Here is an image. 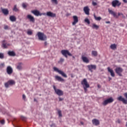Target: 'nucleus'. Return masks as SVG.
<instances>
[{
    "label": "nucleus",
    "mask_w": 127,
    "mask_h": 127,
    "mask_svg": "<svg viewBox=\"0 0 127 127\" xmlns=\"http://www.w3.org/2000/svg\"><path fill=\"white\" fill-rule=\"evenodd\" d=\"M37 35L39 40H41V41H45V40H47V37H46V35L43 33L38 32Z\"/></svg>",
    "instance_id": "f257e3e1"
},
{
    "label": "nucleus",
    "mask_w": 127,
    "mask_h": 127,
    "mask_svg": "<svg viewBox=\"0 0 127 127\" xmlns=\"http://www.w3.org/2000/svg\"><path fill=\"white\" fill-rule=\"evenodd\" d=\"M54 90L55 91V93L58 95V96H63L64 95V92L61 89L56 88V86L55 85L53 86Z\"/></svg>",
    "instance_id": "f03ea898"
},
{
    "label": "nucleus",
    "mask_w": 127,
    "mask_h": 127,
    "mask_svg": "<svg viewBox=\"0 0 127 127\" xmlns=\"http://www.w3.org/2000/svg\"><path fill=\"white\" fill-rule=\"evenodd\" d=\"M53 69L54 71H55V72H57L58 73H59V74H60V75H61L63 77H64V78H67V74H66V73H65V72H64L62 70H59L58 68L56 67H54Z\"/></svg>",
    "instance_id": "7ed1b4c3"
},
{
    "label": "nucleus",
    "mask_w": 127,
    "mask_h": 127,
    "mask_svg": "<svg viewBox=\"0 0 127 127\" xmlns=\"http://www.w3.org/2000/svg\"><path fill=\"white\" fill-rule=\"evenodd\" d=\"M13 85H15V81L12 79L9 80L7 82L4 83L5 88H8L9 86H13Z\"/></svg>",
    "instance_id": "20e7f679"
},
{
    "label": "nucleus",
    "mask_w": 127,
    "mask_h": 127,
    "mask_svg": "<svg viewBox=\"0 0 127 127\" xmlns=\"http://www.w3.org/2000/svg\"><path fill=\"white\" fill-rule=\"evenodd\" d=\"M62 54L65 57V58H68V56H72V55L71 53H70V52L67 50H63L61 51ZM68 55V56H67Z\"/></svg>",
    "instance_id": "39448f33"
},
{
    "label": "nucleus",
    "mask_w": 127,
    "mask_h": 127,
    "mask_svg": "<svg viewBox=\"0 0 127 127\" xmlns=\"http://www.w3.org/2000/svg\"><path fill=\"white\" fill-rule=\"evenodd\" d=\"M109 12L110 13V14H112L115 17V18H119V16H121V15H123V13L121 12L118 13V15H117V13L115 12L112 10L109 9Z\"/></svg>",
    "instance_id": "423d86ee"
},
{
    "label": "nucleus",
    "mask_w": 127,
    "mask_h": 127,
    "mask_svg": "<svg viewBox=\"0 0 127 127\" xmlns=\"http://www.w3.org/2000/svg\"><path fill=\"white\" fill-rule=\"evenodd\" d=\"M115 71L116 74H118V75H119V76H120V77H122V76H123V74H122V73L124 72V69H123V68L121 67H116Z\"/></svg>",
    "instance_id": "0eeeda50"
},
{
    "label": "nucleus",
    "mask_w": 127,
    "mask_h": 127,
    "mask_svg": "<svg viewBox=\"0 0 127 127\" xmlns=\"http://www.w3.org/2000/svg\"><path fill=\"white\" fill-rule=\"evenodd\" d=\"M113 102H114V99H113L112 97H110V98L104 100L102 103V105L103 106H107L108 104H111V103H113Z\"/></svg>",
    "instance_id": "6e6552de"
},
{
    "label": "nucleus",
    "mask_w": 127,
    "mask_h": 127,
    "mask_svg": "<svg viewBox=\"0 0 127 127\" xmlns=\"http://www.w3.org/2000/svg\"><path fill=\"white\" fill-rule=\"evenodd\" d=\"M81 85H82L83 87L90 88V84H89L86 78H84L81 81Z\"/></svg>",
    "instance_id": "1a4fd4ad"
},
{
    "label": "nucleus",
    "mask_w": 127,
    "mask_h": 127,
    "mask_svg": "<svg viewBox=\"0 0 127 127\" xmlns=\"http://www.w3.org/2000/svg\"><path fill=\"white\" fill-rule=\"evenodd\" d=\"M122 4V3L118 0H114L112 2V5L113 7H116L117 6H120Z\"/></svg>",
    "instance_id": "9d476101"
},
{
    "label": "nucleus",
    "mask_w": 127,
    "mask_h": 127,
    "mask_svg": "<svg viewBox=\"0 0 127 127\" xmlns=\"http://www.w3.org/2000/svg\"><path fill=\"white\" fill-rule=\"evenodd\" d=\"M89 71L93 72V70H96L97 69V65L95 64H90L87 66Z\"/></svg>",
    "instance_id": "9b49d317"
},
{
    "label": "nucleus",
    "mask_w": 127,
    "mask_h": 127,
    "mask_svg": "<svg viewBox=\"0 0 127 127\" xmlns=\"http://www.w3.org/2000/svg\"><path fill=\"white\" fill-rule=\"evenodd\" d=\"M8 46H10V44H7L5 43V40L2 41L1 47L3 48V49H6L7 48H8Z\"/></svg>",
    "instance_id": "f8f14e48"
},
{
    "label": "nucleus",
    "mask_w": 127,
    "mask_h": 127,
    "mask_svg": "<svg viewBox=\"0 0 127 127\" xmlns=\"http://www.w3.org/2000/svg\"><path fill=\"white\" fill-rule=\"evenodd\" d=\"M6 70L8 75H11V74L13 73V69H12V67H11V66H8Z\"/></svg>",
    "instance_id": "ddd939ff"
},
{
    "label": "nucleus",
    "mask_w": 127,
    "mask_h": 127,
    "mask_svg": "<svg viewBox=\"0 0 127 127\" xmlns=\"http://www.w3.org/2000/svg\"><path fill=\"white\" fill-rule=\"evenodd\" d=\"M27 18L29 19L30 22H32L33 23H34V22H35V18H34V17L30 14H28L27 15Z\"/></svg>",
    "instance_id": "4468645a"
},
{
    "label": "nucleus",
    "mask_w": 127,
    "mask_h": 127,
    "mask_svg": "<svg viewBox=\"0 0 127 127\" xmlns=\"http://www.w3.org/2000/svg\"><path fill=\"white\" fill-rule=\"evenodd\" d=\"M31 12L33 13L34 15H36V16H41L42 15V13H40V12L37 10H32Z\"/></svg>",
    "instance_id": "2eb2a0df"
},
{
    "label": "nucleus",
    "mask_w": 127,
    "mask_h": 127,
    "mask_svg": "<svg viewBox=\"0 0 127 127\" xmlns=\"http://www.w3.org/2000/svg\"><path fill=\"white\" fill-rule=\"evenodd\" d=\"M46 15L50 17H56V14L53 13L51 11L47 12Z\"/></svg>",
    "instance_id": "dca6fc26"
},
{
    "label": "nucleus",
    "mask_w": 127,
    "mask_h": 127,
    "mask_svg": "<svg viewBox=\"0 0 127 127\" xmlns=\"http://www.w3.org/2000/svg\"><path fill=\"white\" fill-rule=\"evenodd\" d=\"M23 68V64L22 63H19L16 64V68L18 70H22Z\"/></svg>",
    "instance_id": "f3484780"
},
{
    "label": "nucleus",
    "mask_w": 127,
    "mask_h": 127,
    "mask_svg": "<svg viewBox=\"0 0 127 127\" xmlns=\"http://www.w3.org/2000/svg\"><path fill=\"white\" fill-rule=\"evenodd\" d=\"M73 22H72V25H75L76 23H78L79 20L78 19V16H73Z\"/></svg>",
    "instance_id": "a211bd4d"
},
{
    "label": "nucleus",
    "mask_w": 127,
    "mask_h": 127,
    "mask_svg": "<svg viewBox=\"0 0 127 127\" xmlns=\"http://www.w3.org/2000/svg\"><path fill=\"white\" fill-rule=\"evenodd\" d=\"M81 59L83 62H84V63L88 64L90 62V60H89V59H88V58L86 57H84V56H82Z\"/></svg>",
    "instance_id": "6ab92c4d"
},
{
    "label": "nucleus",
    "mask_w": 127,
    "mask_h": 127,
    "mask_svg": "<svg viewBox=\"0 0 127 127\" xmlns=\"http://www.w3.org/2000/svg\"><path fill=\"white\" fill-rule=\"evenodd\" d=\"M108 71V72H109V73H110L111 74V76L112 77H115V72H114V70H113V69H111V67H108L107 68Z\"/></svg>",
    "instance_id": "aec40b11"
},
{
    "label": "nucleus",
    "mask_w": 127,
    "mask_h": 127,
    "mask_svg": "<svg viewBox=\"0 0 127 127\" xmlns=\"http://www.w3.org/2000/svg\"><path fill=\"white\" fill-rule=\"evenodd\" d=\"M83 10L85 13V14H87V15H89L90 14V9L89 8V7L85 6L83 8Z\"/></svg>",
    "instance_id": "412c9836"
},
{
    "label": "nucleus",
    "mask_w": 127,
    "mask_h": 127,
    "mask_svg": "<svg viewBox=\"0 0 127 127\" xmlns=\"http://www.w3.org/2000/svg\"><path fill=\"white\" fill-rule=\"evenodd\" d=\"M55 78L56 81H59V82H64V79L58 75H56Z\"/></svg>",
    "instance_id": "4be33fe9"
},
{
    "label": "nucleus",
    "mask_w": 127,
    "mask_h": 127,
    "mask_svg": "<svg viewBox=\"0 0 127 127\" xmlns=\"http://www.w3.org/2000/svg\"><path fill=\"white\" fill-rule=\"evenodd\" d=\"M92 124L95 126H99L100 125V121L97 119H93L92 120Z\"/></svg>",
    "instance_id": "5701e85b"
},
{
    "label": "nucleus",
    "mask_w": 127,
    "mask_h": 127,
    "mask_svg": "<svg viewBox=\"0 0 127 127\" xmlns=\"http://www.w3.org/2000/svg\"><path fill=\"white\" fill-rule=\"evenodd\" d=\"M1 11L2 13L4 14V15H7V14L9 13L8 9H2Z\"/></svg>",
    "instance_id": "b1692460"
},
{
    "label": "nucleus",
    "mask_w": 127,
    "mask_h": 127,
    "mask_svg": "<svg viewBox=\"0 0 127 127\" xmlns=\"http://www.w3.org/2000/svg\"><path fill=\"white\" fill-rule=\"evenodd\" d=\"M8 55H9V56L14 57L16 55L14 51H8Z\"/></svg>",
    "instance_id": "393cba45"
},
{
    "label": "nucleus",
    "mask_w": 127,
    "mask_h": 127,
    "mask_svg": "<svg viewBox=\"0 0 127 127\" xmlns=\"http://www.w3.org/2000/svg\"><path fill=\"white\" fill-rule=\"evenodd\" d=\"M91 54L92 55H93V56H94L95 57H97V56H98V52L96 51H92L91 52Z\"/></svg>",
    "instance_id": "a878e982"
},
{
    "label": "nucleus",
    "mask_w": 127,
    "mask_h": 127,
    "mask_svg": "<svg viewBox=\"0 0 127 127\" xmlns=\"http://www.w3.org/2000/svg\"><path fill=\"white\" fill-rule=\"evenodd\" d=\"M9 19L11 21H15L16 20V18L14 16H10L9 17Z\"/></svg>",
    "instance_id": "bb28decb"
},
{
    "label": "nucleus",
    "mask_w": 127,
    "mask_h": 127,
    "mask_svg": "<svg viewBox=\"0 0 127 127\" xmlns=\"http://www.w3.org/2000/svg\"><path fill=\"white\" fill-rule=\"evenodd\" d=\"M99 26L98 25H96V24H92V28L93 29L98 30V29H99Z\"/></svg>",
    "instance_id": "cd10ccee"
},
{
    "label": "nucleus",
    "mask_w": 127,
    "mask_h": 127,
    "mask_svg": "<svg viewBox=\"0 0 127 127\" xmlns=\"http://www.w3.org/2000/svg\"><path fill=\"white\" fill-rule=\"evenodd\" d=\"M110 48L111 49H113V50H115V49H117V45L116 44H112L111 46H110Z\"/></svg>",
    "instance_id": "c85d7f7f"
},
{
    "label": "nucleus",
    "mask_w": 127,
    "mask_h": 127,
    "mask_svg": "<svg viewBox=\"0 0 127 127\" xmlns=\"http://www.w3.org/2000/svg\"><path fill=\"white\" fill-rule=\"evenodd\" d=\"M94 17L95 20H97V21H100V20H101V19H102V17H97V16H96V15H95V14L94 15Z\"/></svg>",
    "instance_id": "c756f323"
},
{
    "label": "nucleus",
    "mask_w": 127,
    "mask_h": 127,
    "mask_svg": "<svg viewBox=\"0 0 127 127\" xmlns=\"http://www.w3.org/2000/svg\"><path fill=\"white\" fill-rule=\"evenodd\" d=\"M20 119L23 122H26V120H27V118L26 117L22 116L20 117Z\"/></svg>",
    "instance_id": "7c9ffc66"
},
{
    "label": "nucleus",
    "mask_w": 127,
    "mask_h": 127,
    "mask_svg": "<svg viewBox=\"0 0 127 127\" xmlns=\"http://www.w3.org/2000/svg\"><path fill=\"white\" fill-rule=\"evenodd\" d=\"M65 60H64V59L61 58L60 59V61L58 62V63L59 64H63V62H64Z\"/></svg>",
    "instance_id": "2f4dec72"
},
{
    "label": "nucleus",
    "mask_w": 127,
    "mask_h": 127,
    "mask_svg": "<svg viewBox=\"0 0 127 127\" xmlns=\"http://www.w3.org/2000/svg\"><path fill=\"white\" fill-rule=\"evenodd\" d=\"M27 34L28 35H32V31H31V30H28Z\"/></svg>",
    "instance_id": "473e14b6"
},
{
    "label": "nucleus",
    "mask_w": 127,
    "mask_h": 127,
    "mask_svg": "<svg viewBox=\"0 0 127 127\" xmlns=\"http://www.w3.org/2000/svg\"><path fill=\"white\" fill-rule=\"evenodd\" d=\"M13 10L14 11H16H16H18V9L17 8L16 5H14V7L13 8Z\"/></svg>",
    "instance_id": "72a5a7b5"
},
{
    "label": "nucleus",
    "mask_w": 127,
    "mask_h": 127,
    "mask_svg": "<svg viewBox=\"0 0 127 127\" xmlns=\"http://www.w3.org/2000/svg\"><path fill=\"white\" fill-rule=\"evenodd\" d=\"M84 21H85V22L87 23V24H90V20L87 18H86L85 19Z\"/></svg>",
    "instance_id": "f704fd0d"
},
{
    "label": "nucleus",
    "mask_w": 127,
    "mask_h": 127,
    "mask_svg": "<svg viewBox=\"0 0 127 127\" xmlns=\"http://www.w3.org/2000/svg\"><path fill=\"white\" fill-rule=\"evenodd\" d=\"M58 113L59 117H62V112L61 111V110H58Z\"/></svg>",
    "instance_id": "c9c22d12"
},
{
    "label": "nucleus",
    "mask_w": 127,
    "mask_h": 127,
    "mask_svg": "<svg viewBox=\"0 0 127 127\" xmlns=\"http://www.w3.org/2000/svg\"><path fill=\"white\" fill-rule=\"evenodd\" d=\"M51 1L53 3L58 4V1H57V0H51Z\"/></svg>",
    "instance_id": "e433bc0d"
},
{
    "label": "nucleus",
    "mask_w": 127,
    "mask_h": 127,
    "mask_svg": "<svg viewBox=\"0 0 127 127\" xmlns=\"http://www.w3.org/2000/svg\"><path fill=\"white\" fill-rule=\"evenodd\" d=\"M5 65H4V63H1L0 64V69H2V68H4Z\"/></svg>",
    "instance_id": "4c0bfd02"
},
{
    "label": "nucleus",
    "mask_w": 127,
    "mask_h": 127,
    "mask_svg": "<svg viewBox=\"0 0 127 127\" xmlns=\"http://www.w3.org/2000/svg\"><path fill=\"white\" fill-rule=\"evenodd\" d=\"M4 58V55L2 53H0V59H3Z\"/></svg>",
    "instance_id": "58836bf2"
},
{
    "label": "nucleus",
    "mask_w": 127,
    "mask_h": 127,
    "mask_svg": "<svg viewBox=\"0 0 127 127\" xmlns=\"http://www.w3.org/2000/svg\"><path fill=\"white\" fill-rule=\"evenodd\" d=\"M97 2H95V1H92V5H93V6H96V5H97Z\"/></svg>",
    "instance_id": "ea45409f"
},
{
    "label": "nucleus",
    "mask_w": 127,
    "mask_h": 127,
    "mask_svg": "<svg viewBox=\"0 0 127 127\" xmlns=\"http://www.w3.org/2000/svg\"><path fill=\"white\" fill-rule=\"evenodd\" d=\"M22 99L23 100H24V101H25V99H26V96H25V95L23 94L22 95Z\"/></svg>",
    "instance_id": "a19ab883"
},
{
    "label": "nucleus",
    "mask_w": 127,
    "mask_h": 127,
    "mask_svg": "<svg viewBox=\"0 0 127 127\" xmlns=\"http://www.w3.org/2000/svg\"><path fill=\"white\" fill-rule=\"evenodd\" d=\"M51 127H56V124H52V125H50Z\"/></svg>",
    "instance_id": "79ce46f5"
},
{
    "label": "nucleus",
    "mask_w": 127,
    "mask_h": 127,
    "mask_svg": "<svg viewBox=\"0 0 127 127\" xmlns=\"http://www.w3.org/2000/svg\"><path fill=\"white\" fill-rule=\"evenodd\" d=\"M88 88H89V87H83L85 93H87V91H88L87 89H88Z\"/></svg>",
    "instance_id": "37998d69"
},
{
    "label": "nucleus",
    "mask_w": 127,
    "mask_h": 127,
    "mask_svg": "<svg viewBox=\"0 0 127 127\" xmlns=\"http://www.w3.org/2000/svg\"><path fill=\"white\" fill-rule=\"evenodd\" d=\"M22 7H23L24 8H26V7H27L26 4H25V3H22Z\"/></svg>",
    "instance_id": "c03bdc74"
},
{
    "label": "nucleus",
    "mask_w": 127,
    "mask_h": 127,
    "mask_svg": "<svg viewBox=\"0 0 127 127\" xmlns=\"http://www.w3.org/2000/svg\"><path fill=\"white\" fill-rule=\"evenodd\" d=\"M0 124H1V125H4V120H1L0 121Z\"/></svg>",
    "instance_id": "a18cd8bd"
},
{
    "label": "nucleus",
    "mask_w": 127,
    "mask_h": 127,
    "mask_svg": "<svg viewBox=\"0 0 127 127\" xmlns=\"http://www.w3.org/2000/svg\"><path fill=\"white\" fill-rule=\"evenodd\" d=\"M116 123H118V124H121V123H122V121H121V120L118 119Z\"/></svg>",
    "instance_id": "49530a36"
},
{
    "label": "nucleus",
    "mask_w": 127,
    "mask_h": 127,
    "mask_svg": "<svg viewBox=\"0 0 127 127\" xmlns=\"http://www.w3.org/2000/svg\"><path fill=\"white\" fill-rule=\"evenodd\" d=\"M59 101H60V102H61V101H63L64 100V98H62L61 97H59Z\"/></svg>",
    "instance_id": "de8ad7c7"
},
{
    "label": "nucleus",
    "mask_w": 127,
    "mask_h": 127,
    "mask_svg": "<svg viewBox=\"0 0 127 127\" xmlns=\"http://www.w3.org/2000/svg\"><path fill=\"white\" fill-rule=\"evenodd\" d=\"M121 16L123 18H126V16H124V14H122V15H121Z\"/></svg>",
    "instance_id": "09e8293b"
},
{
    "label": "nucleus",
    "mask_w": 127,
    "mask_h": 127,
    "mask_svg": "<svg viewBox=\"0 0 127 127\" xmlns=\"http://www.w3.org/2000/svg\"><path fill=\"white\" fill-rule=\"evenodd\" d=\"M125 3H127V0H123Z\"/></svg>",
    "instance_id": "8fccbe9b"
},
{
    "label": "nucleus",
    "mask_w": 127,
    "mask_h": 127,
    "mask_svg": "<svg viewBox=\"0 0 127 127\" xmlns=\"http://www.w3.org/2000/svg\"><path fill=\"white\" fill-rule=\"evenodd\" d=\"M44 45H45V46H47V42H45L44 43Z\"/></svg>",
    "instance_id": "3c124183"
},
{
    "label": "nucleus",
    "mask_w": 127,
    "mask_h": 127,
    "mask_svg": "<svg viewBox=\"0 0 127 127\" xmlns=\"http://www.w3.org/2000/svg\"><path fill=\"white\" fill-rule=\"evenodd\" d=\"M8 28V27L7 26H5V27H4V29H7Z\"/></svg>",
    "instance_id": "603ef678"
},
{
    "label": "nucleus",
    "mask_w": 127,
    "mask_h": 127,
    "mask_svg": "<svg viewBox=\"0 0 127 127\" xmlns=\"http://www.w3.org/2000/svg\"><path fill=\"white\" fill-rule=\"evenodd\" d=\"M70 76L71 77V78H74V76L73 75V74H70Z\"/></svg>",
    "instance_id": "864d4df0"
},
{
    "label": "nucleus",
    "mask_w": 127,
    "mask_h": 127,
    "mask_svg": "<svg viewBox=\"0 0 127 127\" xmlns=\"http://www.w3.org/2000/svg\"><path fill=\"white\" fill-rule=\"evenodd\" d=\"M97 87L100 89V88H101V85H100V84H98Z\"/></svg>",
    "instance_id": "5fc2aeb1"
},
{
    "label": "nucleus",
    "mask_w": 127,
    "mask_h": 127,
    "mask_svg": "<svg viewBox=\"0 0 127 127\" xmlns=\"http://www.w3.org/2000/svg\"><path fill=\"white\" fill-rule=\"evenodd\" d=\"M34 102H36L37 103V100H36V99L34 98Z\"/></svg>",
    "instance_id": "6e6d98bb"
},
{
    "label": "nucleus",
    "mask_w": 127,
    "mask_h": 127,
    "mask_svg": "<svg viewBox=\"0 0 127 127\" xmlns=\"http://www.w3.org/2000/svg\"><path fill=\"white\" fill-rule=\"evenodd\" d=\"M81 125H82V126L84 125V123L83 122H80Z\"/></svg>",
    "instance_id": "4d7b16f0"
},
{
    "label": "nucleus",
    "mask_w": 127,
    "mask_h": 127,
    "mask_svg": "<svg viewBox=\"0 0 127 127\" xmlns=\"http://www.w3.org/2000/svg\"><path fill=\"white\" fill-rule=\"evenodd\" d=\"M106 23H108V24H109V23H111V22H110V21H106Z\"/></svg>",
    "instance_id": "13d9d810"
},
{
    "label": "nucleus",
    "mask_w": 127,
    "mask_h": 127,
    "mask_svg": "<svg viewBox=\"0 0 127 127\" xmlns=\"http://www.w3.org/2000/svg\"><path fill=\"white\" fill-rule=\"evenodd\" d=\"M108 78H109V81H111V80H112V78L111 77H109Z\"/></svg>",
    "instance_id": "bf43d9fd"
},
{
    "label": "nucleus",
    "mask_w": 127,
    "mask_h": 127,
    "mask_svg": "<svg viewBox=\"0 0 127 127\" xmlns=\"http://www.w3.org/2000/svg\"><path fill=\"white\" fill-rule=\"evenodd\" d=\"M120 25H121V26H124V24H120Z\"/></svg>",
    "instance_id": "052dcab7"
},
{
    "label": "nucleus",
    "mask_w": 127,
    "mask_h": 127,
    "mask_svg": "<svg viewBox=\"0 0 127 127\" xmlns=\"http://www.w3.org/2000/svg\"><path fill=\"white\" fill-rule=\"evenodd\" d=\"M69 15H70V14H66V16H69Z\"/></svg>",
    "instance_id": "680f3d73"
},
{
    "label": "nucleus",
    "mask_w": 127,
    "mask_h": 127,
    "mask_svg": "<svg viewBox=\"0 0 127 127\" xmlns=\"http://www.w3.org/2000/svg\"><path fill=\"white\" fill-rule=\"evenodd\" d=\"M73 58H75V57H73Z\"/></svg>",
    "instance_id": "e2e57ef3"
},
{
    "label": "nucleus",
    "mask_w": 127,
    "mask_h": 127,
    "mask_svg": "<svg viewBox=\"0 0 127 127\" xmlns=\"http://www.w3.org/2000/svg\"><path fill=\"white\" fill-rule=\"evenodd\" d=\"M40 96H41V94H40Z\"/></svg>",
    "instance_id": "0e129e2a"
}]
</instances>
